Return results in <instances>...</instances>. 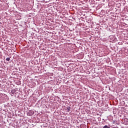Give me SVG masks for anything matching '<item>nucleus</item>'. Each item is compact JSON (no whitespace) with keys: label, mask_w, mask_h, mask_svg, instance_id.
<instances>
[{"label":"nucleus","mask_w":128,"mask_h":128,"mask_svg":"<svg viewBox=\"0 0 128 128\" xmlns=\"http://www.w3.org/2000/svg\"><path fill=\"white\" fill-rule=\"evenodd\" d=\"M66 110L68 112H70V107L68 106L66 108Z\"/></svg>","instance_id":"nucleus-1"},{"label":"nucleus","mask_w":128,"mask_h":128,"mask_svg":"<svg viewBox=\"0 0 128 128\" xmlns=\"http://www.w3.org/2000/svg\"><path fill=\"white\" fill-rule=\"evenodd\" d=\"M103 128H110V127H108V126H104V127H103Z\"/></svg>","instance_id":"nucleus-3"},{"label":"nucleus","mask_w":128,"mask_h":128,"mask_svg":"<svg viewBox=\"0 0 128 128\" xmlns=\"http://www.w3.org/2000/svg\"><path fill=\"white\" fill-rule=\"evenodd\" d=\"M6 60L7 62H10V58H6Z\"/></svg>","instance_id":"nucleus-2"}]
</instances>
